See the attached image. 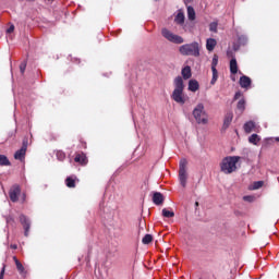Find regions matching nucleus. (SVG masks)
<instances>
[{"instance_id": "f257e3e1", "label": "nucleus", "mask_w": 279, "mask_h": 279, "mask_svg": "<svg viewBox=\"0 0 279 279\" xmlns=\"http://www.w3.org/2000/svg\"><path fill=\"white\" fill-rule=\"evenodd\" d=\"M173 84L174 89L172 92L171 99L177 104L184 106V104H186V96H184V80L182 76H177Z\"/></svg>"}, {"instance_id": "f03ea898", "label": "nucleus", "mask_w": 279, "mask_h": 279, "mask_svg": "<svg viewBox=\"0 0 279 279\" xmlns=\"http://www.w3.org/2000/svg\"><path fill=\"white\" fill-rule=\"evenodd\" d=\"M239 160H241V157L239 156H227L225 157L220 162V170L226 175H230V173L236 172L239 167Z\"/></svg>"}, {"instance_id": "7ed1b4c3", "label": "nucleus", "mask_w": 279, "mask_h": 279, "mask_svg": "<svg viewBox=\"0 0 279 279\" xmlns=\"http://www.w3.org/2000/svg\"><path fill=\"white\" fill-rule=\"evenodd\" d=\"M192 114L198 125H206V123H208V113L206 112L204 104H197L193 109Z\"/></svg>"}, {"instance_id": "20e7f679", "label": "nucleus", "mask_w": 279, "mask_h": 279, "mask_svg": "<svg viewBox=\"0 0 279 279\" xmlns=\"http://www.w3.org/2000/svg\"><path fill=\"white\" fill-rule=\"evenodd\" d=\"M181 56H193L199 58V43L193 41L191 44H184L179 47Z\"/></svg>"}, {"instance_id": "39448f33", "label": "nucleus", "mask_w": 279, "mask_h": 279, "mask_svg": "<svg viewBox=\"0 0 279 279\" xmlns=\"http://www.w3.org/2000/svg\"><path fill=\"white\" fill-rule=\"evenodd\" d=\"M189 161L183 158L179 162V182L183 189H186V180H189V173L186 172V166Z\"/></svg>"}, {"instance_id": "423d86ee", "label": "nucleus", "mask_w": 279, "mask_h": 279, "mask_svg": "<svg viewBox=\"0 0 279 279\" xmlns=\"http://www.w3.org/2000/svg\"><path fill=\"white\" fill-rule=\"evenodd\" d=\"M161 36H163L166 40H168L169 43H173L174 45H182L184 43V38H182V36L173 34L168 28L161 29Z\"/></svg>"}, {"instance_id": "0eeeda50", "label": "nucleus", "mask_w": 279, "mask_h": 279, "mask_svg": "<svg viewBox=\"0 0 279 279\" xmlns=\"http://www.w3.org/2000/svg\"><path fill=\"white\" fill-rule=\"evenodd\" d=\"M20 222L24 228V235L29 236V229L32 228V220L25 215L20 216Z\"/></svg>"}, {"instance_id": "6e6552de", "label": "nucleus", "mask_w": 279, "mask_h": 279, "mask_svg": "<svg viewBox=\"0 0 279 279\" xmlns=\"http://www.w3.org/2000/svg\"><path fill=\"white\" fill-rule=\"evenodd\" d=\"M21 195V186L13 185L9 192V197L11 202H19V196Z\"/></svg>"}, {"instance_id": "1a4fd4ad", "label": "nucleus", "mask_w": 279, "mask_h": 279, "mask_svg": "<svg viewBox=\"0 0 279 279\" xmlns=\"http://www.w3.org/2000/svg\"><path fill=\"white\" fill-rule=\"evenodd\" d=\"M25 154H27V144L23 143L21 149L14 154L15 160L23 162V160H25Z\"/></svg>"}, {"instance_id": "9d476101", "label": "nucleus", "mask_w": 279, "mask_h": 279, "mask_svg": "<svg viewBox=\"0 0 279 279\" xmlns=\"http://www.w3.org/2000/svg\"><path fill=\"white\" fill-rule=\"evenodd\" d=\"M74 161L86 167V165H88V157H86V154L84 153H78L75 155Z\"/></svg>"}, {"instance_id": "9b49d317", "label": "nucleus", "mask_w": 279, "mask_h": 279, "mask_svg": "<svg viewBox=\"0 0 279 279\" xmlns=\"http://www.w3.org/2000/svg\"><path fill=\"white\" fill-rule=\"evenodd\" d=\"M184 14L182 12H179L174 17V23H177V25H181L184 32H189V27L186 26V24H184Z\"/></svg>"}, {"instance_id": "f8f14e48", "label": "nucleus", "mask_w": 279, "mask_h": 279, "mask_svg": "<svg viewBox=\"0 0 279 279\" xmlns=\"http://www.w3.org/2000/svg\"><path fill=\"white\" fill-rule=\"evenodd\" d=\"M239 84L241 88H245L247 90L250 86H252V78H250V76L242 75L240 77Z\"/></svg>"}, {"instance_id": "ddd939ff", "label": "nucleus", "mask_w": 279, "mask_h": 279, "mask_svg": "<svg viewBox=\"0 0 279 279\" xmlns=\"http://www.w3.org/2000/svg\"><path fill=\"white\" fill-rule=\"evenodd\" d=\"M153 202L156 206H160V204L165 202V196H162V193L160 192H155L153 195Z\"/></svg>"}, {"instance_id": "4468645a", "label": "nucleus", "mask_w": 279, "mask_h": 279, "mask_svg": "<svg viewBox=\"0 0 279 279\" xmlns=\"http://www.w3.org/2000/svg\"><path fill=\"white\" fill-rule=\"evenodd\" d=\"M187 89L191 93H197V90H199V82H197L196 80H190Z\"/></svg>"}, {"instance_id": "2eb2a0df", "label": "nucleus", "mask_w": 279, "mask_h": 279, "mask_svg": "<svg viewBox=\"0 0 279 279\" xmlns=\"http://www.w3.org/2000/svg\"><path fill=\"white\" fill-rule=\"evenodd\" d=\"M230 73L231 75H236L239 73V64L236 63L235 58L230 60Z\"/></svg>"}, {"instance_id": "dca6fc26", "label": "nucleus", "mask_w": 279, "mask_h": 279, "mask_svg": "<svg viewBox=\"0 0 279 279\" xmlns=\"http://www.w3.org/2000/svg\"><path fill=\"white\" fill-rule=\"evenodd\" d=\"M232 119H234V114H232V112H228L225 116L223 130H228L230 128V123H232Z\"/></svg>"}, {"instance_id": "f3484780", "label": "nucleus", "mask_w": 279, "mask_h": 279, "mask_svg": "<svg viewBox=\"0 0 279 279\" xmlns=\"http://www.w3.org/2000/svg\"><path fill=\"white\" fill-rule=\"evenodd\" d=\"M216 47H217V39L208 38L206 40V49H207V51H215Z\"/></svg>"}, {"instance_id": "a211bd4d", "label": "nucleus", "mask_w": 279, "mask_h": 279, "mask_svg": "<svg viewBox=\"0 0 279 279\" xmlns=\"http://www.w3.org/2000/svg\"><path fill=\"white\" fill-rule=\"evenodd\" d=\"M13 260H14L16 269L21 274V276H25V274H27V271H25V267L23 266V264H21L19 262V258H16V256L13 257Z\"/></svg>"}, {"instance_id": "6ab92c4d", "label": "nucleus", "mask_w": 279, "mask_h": 279, "mask_svg": "<svg viewBox=\"0 0 279 279\" xmlns=\"http://www.w3.org/2000/svg\"><path fill=\"white\" fill-rule=\"evenodd\" d=\"M77 180V177L71 175L65 179V185L68 189H75V181Z\"/></svg>"}, {"instance_id": "aec40b11", "label": "nucleus", "mask_w": 279, "mask_h": 279, "mask_svg": "<svg viewBox=\"0 0 279 279\" xmlns=\"http://www.w3.org/2000/svg\"><path fill=\"white\" fill-rule=\"evenodd\" d=\"M254 128H256V123H254V121H248L244 123V132L246 134H252Z\"/></svg>"}, {"instance_id": "412c9836", "label": "nucleus", "mask_w": 279, "mask_h": 279, "mask_svg": "<svg viewBox=\"0 0 279 279\" xmlns=\"http://www.w3.org/2000/svg\"><path fill=\"white\" fill-rule=\"evenodd\" d=\"M181 75L183 77V80H191V66L186 65L182 69L181 71Z\"/></svg>"}, {"instance_id": "4be33fe9", "label": "nucleus", "mask_w": 279, "mask_h": 279, "mask_svg": "<svg viewBox=\"0 0 279 279\" xmlns=\"http://www.w3.org/2000/svg\"><path fill=\"white\" fill-rule=\"evenodd\" d=\"M248 143H251L252 145H258V143H260V136H258V134L254 133L248 137Z\"/></svg>"}, {"instance_id": "5701e85b", "label": "nucleus", "mask_w": 279, "mask_h": 279, "mask_svg": "<svg viewBox=\"0 0 279 279\" xmlns=\"http://www.w3.org/2000/svg\"><path fill=\"white\" fill-rule=\"evenodd\" d=\"M162 217H166V219H171L173 217H175V213H173V210H169L167 208L162 209Z\"/></svg>"}, {"instance_id": "b1692460", "label": "nucleus", "mask_w": 279, "mask_h": 279, "mask_svg": "<svg viewBox=\"0 0 279 279\" xmlns=\"http://www.w3.org/2000/svg\"><path fill=\"white\" fill-rule=\"evenodd\" d=\"M213 73V77L210 81L211 86H215V84H217V80H219V72L217 71V69L211 70Z\"/></svg>"}, {"instance_id": "393cba45", "label": "nucleus", "mask_w": 279, "mask_h": 279, "mask_svg": "<svg viewBox=\"0 0 279 279\" xmlns=\"http://www.w3.org/2000/svg\"><path fill=\"white\" fill-rule=\"evenodd\" d=\"M0 167H10V159L5 155H0Z\"/></svg>"}, {"instance_id": "a878e982", "label": "nucleus", "mask_w": 279, "mask_h": 279, "mask_svg": "<svg viewBox=\"0 0 279 279\" xmlns=\"http://www.w3.org/2000/svg\"><path fill=\"white\" fill-rule=\"evenodd\" d=\"M187 19L189 21H195V9L187 7Z\"/></svg>"}, {"instance_id": "bb28decb", "label": "nucleus", "mask_w": 279, "mask_h": 279, "mask_svg": "<svg viewBox=\"0 0 279 279\" xmlns=\"http://www.w3.org/2000/svg\"><path fill=\"white\" fill-rule=\"evenodd\" d=\"M238 44H239V46L247 45V36H245V35H238Z\"/></svg>"}, {"instance_id": "cd10ccee", "label": "nucleus", "mask_w": 279, "mask_h": 279, "mask_svg": "<svg viewBox=\"0 0 279 279\" xmlns=\"http://www.w3.org/2000/svg\"><path fill=\"white\" fill-rule=\"evenodd\" d=\"M264 184H265V182H263V181H255L252 184L251 189H252V191H258V189H263Z\"/></svg>"}, {"instance_id": "c85d7f7f", "label": "nucleus", "mask_w": 279, "mask_h": 279, "mask_svg": "<svg viewBox=\"0 0 279 279\" xmlns=\"http://www.w3.org/2000/svg\"><path fill=\"white\" fill-rule=\"evenodd\" d=\"M151 241H154V236H151V234H146L143 239H142V243L144 245H149V243H151Z\"/></svg>"}, {"instance_id": "c756f323", "label": "nucleus", "mask_w": 279, "mask_h": 279, "mask_svg": "<svg viewBox=\"0 0 279 279\" xmlns=\"http://www.w3.org/2000/svg\"><path fill=\"white\" fill-rule=\"evenodd\" d=\"M219 64V56L214 54L211 60V70L217 69V65Z\"/></svg>"}, {"instance_id": "7c9ffc66", "label": "nucleus", "mask_w": 279, "mask_h": 279, "mask_svg": "<svg viewBox=\"0 0 279 279\" xmlns=\"http://www.w3.org/2000/svg\"><path fill=\"white\" fill-rule=\"evenodd\" d=\"M238 110H240V112L245 110V99L242 98L238 101Z\"/></svg>"}, {"instance_id": "2f4dec72", "label": "nucleus", "mask_w": 279, "mask_h": 279, "mask_svg": "<svg viewBox=\"0 0 279 279\" xmlns=\"http://www.w3.org/2000/svg\"><path fill=\"white\" fill-rule=\"evenodd\" d=\"M66 158V154L62 150L57 151V159L60 160L61 162Z\"/></svg>"}, {"instance_id": "473e14b6", "label": "nucleus", "mask_w": 279, "mask_h": 279, "mask_svg": "<svg viewBox=\"0 0 279 279\" xmlns=\"http://www.w3.org/2000/svg\"><path fill=\"white\" fill-rule=\"evenodd\" d=\"M218 23L217 22H211L209 24V32H214L215 34H217V27H218Z\"/></svg>"}, {"instance_id": "72a5a7b5", "label": "nucleus", "mask_w": 279, "mask_h": 279, "mask_svg": "<svg viewBox=\"0 0 279 279\" xmlns=\"http://www.w3.org/2000/svg\"><path fill=\"white\" fill-rule=\"evenodd\" d=\"M25 69H27V61H23L21 64H20V71L23 75V73H25Z\"/></svg>"}, {"instance_id": "f704fd0d", "label": "nucleus", "mask_w": 279, "mask_h": 279, "mask_svg": "<svg viewBox=\"0 0 279 279\" xmlns=\"http://www.w3.org/2000/svg\"><path fill=\"white\" fill-rule=\"evenodd\" d=\"M5 221H7V225L10 226V223H14V217H12V216H7V217H5Z\"/></svg>"}, {"instance_id": "c9c22d12", "label": "nucleus", "mask_w": 279, "mask_h": 279, "mask_svg": "<svg viewBox=\"0 0 279 279\" xmlns=\"http://www.w3.org/2000/svg\"><path fill=\"white\" fill-rule=\"evenodd\" d=\"M3 276H5V264H3L1 271H0V279H3Z\"/></svg>"}, {"instance_id": "e433bc0d", "label": "nucleus", "mask_w": 279, "mask_h": 279, "mask_svg": "<svg viewBox=\"0 0 279 279\" xmlns=\"http://www.w3.org/2000/svg\"><path fill=\"white\" fill-rule=\"evenodd\" d=\"M12 32H14V25H11V26L7 29V34H12Z\"/></svg>"}, {"instance_id": "4c0bfd02", "label": "nucleus", "mask_w": 279, "mask_h": 279, "mask_svg": "<svg viewBox=\"0 0 279 279\" xmlns=\"http://www.w3.org/2000/svg\"><path fill=\"white\" fill-rule=\"evenodd\" d=\"M244 202H252V199H254L253 196H244L243 197Z\"/></svg>"}, {"instance_id": "58836bf2", "label": "nucleus", "mask_w": 279, "mask_h": 279, "mask_svg": "<svg viewBox=\"0 0 279 279\" xmlns=\"http://www.w3.org/2000/svg\"><path fill=\"white\" fill-rule=\"evenodd\" d=\"M239 97H241V92L235 93L234 99L236 100V99H239Z\"/></svg>"}, {"instance_id": "ea45409f", "label": "nucleus", "mask_w": 279, "mask_h": 279, "mask_svg": "<svg viewBox=\"0 0 279 279\" xmlns=\"http://www.w3.org/2000/svg\"><path fill=\"white\" fill-rule=\"evenodd\" d=\"M11 250H19V246L16 244H11Z\"/></svg>"}, {"instance_id": "a19ab883", "label": "nucleus", "mask_w": 279, "mask_h": 279, "mask_svg": "<svg viewBox=\"0 0 279 279\" xmlns=\"http://www.w3.org/2000/svg\"><path fill=\"white\" fill-rule=\"evenodd\" d=\"M232 82H236V78L234 77V74H231Z\"/></svg>"}, {"instance_id": "79ce46f5", "label": "nucleus", "mask_w": 279, "mask_h": 279, "mask_svg": "<svg viewBox=\"0 0 279 279\" xmlns=\"http://www.w3.org/2000/svg\"><path fill=\"white\" fill-rule=\"evenodd\" d=\"M275 141H277V143H279V137H276Z\"/></svg>"}, {"instance_id": "37998d69", "label": "nucleus", "mask_w": 279, "mask_h": 279, "mask_svg": "<svg viewBox=\"0 0 279 279\" xmlns=\"http://www.w3.org/2000/svg\"><path fill=\"white\" fill-rule=\"evenodd\" d=\"M195 205H196V206H199V203L196 202Z\"/></svg>"}]
</instances>
